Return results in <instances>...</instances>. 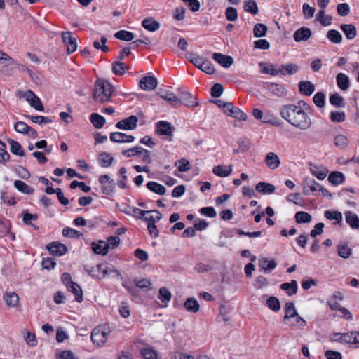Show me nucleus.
<instances>
[{"instance_id": "obj_33", "label": "nucleus", "mask_w": 359, "mask_h": 359, "mask_svg": "<svg viewBox=\"0 0 359 359\" xmlns=\"http://www.w3.org/2000/svg\"><path fill=\"white\" fill-rule=\"evenodd\" d=\"M345 180L344 175L339 171H334L328 176V181L333 185L342 184Z\"/></svg>"}, {"instance_id": "obj_26", "label": "nucleus", "mask_w": 359, "mask_h": 359, "mask_svg": "<svg viewBox=\"0 0 359 359\" xmlns=\"http://www.w3.org/2000/svg\"><path fill=\"white\" fill-rule=\"evenodd\" d=\"M310 171L319 180H324L328 173V170L326 168L313 164L310 165Z\"/></svg>"}, {"instance_id": "obj_23", "label": "nucleus", "mask_w": 359, "mask_h": 359, "mask_svg": "<svg viewBox=\"0 0 359 359\" xmlns=\"http://www.w3.org/2000/svg\"><path fill=\"white\" fill-rule=\"evenodd\" d=\"M346 222L353 229H359V217L351 211L345 212Z\"/></svg>"}, {"instance_id": "obj_46", "label": "nucleus", "mask_w": 359, "mask_h": 359, "mask_svg": "<svg viewBox=\"0 0 359 359\" xmlns=\"http://www.w3.org/2000/svg\"><path fill=\"white\" fill-rule=\"evenodd\" d=\"M172 297L171 292L166 287H161L159 290L158 298L165 304V306L170 301Z\"/></svg>"}, {"instance_id": "obj_43", "label": "nucleus", "mask_w": 359, "mask_h": 359, "mask_svg": "<svg viewBox=\"0 0 359 359\" xmlns=\"http://www.w3.org/2000/svg\"><path fill=\"white\" fill-rule=\"evenodd\" d=\"M324 216L329 220H335L337 224L340 223L343 218L341 212L337 210H327L325 212Z\"/></svg>"}, {"instance_id": "obj_1", "label": "nucleus", "mask_w": 359, "mask_h": 359, "mask_svg": "<svg viewBox=\"0 0 359 359\" xmlns=\"http://www.w3.org/2000/svg\"><path fill=\"white\" fill-rule=\"evenodd\" d=\"M310 111V106L304 100H299L297 104L283 105L280 109V115L294 127L306 130L312 124Z\"/></svg>"}, {"instance_id": "obj_24", "label": "nucleus", "mask_w": 359, "mask_h": 359, "mask_svg": "<svg viewBox=\"0 0 359 359\" xmlns=\"http://www.w3.org/2000/svg\"><path fill=\"white\" fill-rule=\"evenodd\" d=\"M256 191L262 194H271L275 191L276 187L271 184L262 182L256 184Z\"/></svg>"}, {"instance_id": "obj_34", "label": "nucleus", "mask_w": 359, "mask_h": 359, "mask_svg": "<svg viewBox=\"0 0 359 359\" xmlns=\"http://www.w3.org/2000/svg\"><path fill=\"white\" fill-rule=\"evenodd\" d=\"M7 141L10 144V150L11 153H13L15 155H18L20 156H25V151L19 142L10 138H8Z\"/></svg>"}, {"instance_id": "obj_45", "label": "nucleus", "mask_w": 359, "mask_h": 359, "mask_svg": "<svg viewBox=\"0 0 359 359\" xmlns=\"http://www.w3.org/2000/svg\"><path fill=\"white\" fill-rule=\"evenodd\" d=\"M114 37L121 41H131L135 36L133 32L123 29L116 32Z\"/></svg>"}, {"instance_id": "obj_50", "label": "nucleus", "mask_w": 359, "mask_h": 359, "mask_svg": "<svg viewBox=\"0 0 359 359\" xmlns=\"http://www.w3.org/2000/svg\"><path fill=\"white\" fill-rule=\"evenodd\" d=\"M268 30L267 27L262 23H257L253 29V34L255 37L259 38L264 36Z\"/></svg>"}, {"instance_id": "obj_62", "label": "nucleus", "mask_w": 359, "mask_h": 359, "mask_svg": "<svg viewBox=\"0 0 359 359\" xmlns=\"http://www.w3.org/2000/svg\"><path fill=\"white\" fill-rule=\"evenodd\" d=\"M225 15L227 20L234 22L238 19L237 10L233 7H228L226 9Z\"/></svg>"}, {"instance_id": "obj_22", "label": "nucleus", "mask_w": 359, "mask_h": 359, "mask_svg": "<svg viewBox=\"0 0 359 359\" xmlns=\"http://www.w3.org/2000/svg\"><path fill=\"white\" fill-rule=\"evenodd\" d=\"M232 167L231 165L224 166L222 165H218L215 166L212 169V172L220 177H226L229 176L232 172Z\"/></svg>"}, {"instance_id": "obj_2", "label": "nucleus", "mask_w": 359, "mask_h": 359, "mask_svg": "<svg viewBox=\"0 0 359 359\" xmlns=\"http://www.w3.org/2000/svg\"><path fill=\"white\" fill-rule=\"evenodd\" d=\"M114 92V86L107 80L98 79L95 85L93 97L96 102H109Z\"/></svg>"}, {"instance_id": "obj_37", "label": "nucleus", "mask_w": 359, "mask_h": 359, "mask_svg": "<svg viewBox=\"0 0 359 359\" xmlns=\"http://www.w3.org/2000/svg\"><path fill=\"white\" fill-rule=\"evenodd\" d=\"M14 187L20 192L26 194H32L34 189L28 186L26 183L21 180H15L14 182Z\"/></svg>"}, {"instance_id": "obj_13", "label": "nucleus", "mask_w": 359, "mask_h": 359, "mask_svg": "<svg viewBox=\"0 0 359 359\" xmlns=\"http://www.w3.org/2000/svg\"><path fill=\"white\" fill-rule=\"evenodd\" d=\"M110 140L116 143L133 142L135 137L121 132H114L110 134Z\"/></svg>"}, {"instance_id": "obj_47", "label": "nucleus", "mask_w": 359, "mask_h": 359, "mask_svg": "<svg viewBox=\"0 0 359 359\" xmlns=\"http://www.w3.org/2000/svg\"><path fill=\"white\" fill-rule=\"evenodd\" d=\"M317 20H318L322 25L327 26L332 23V17L326 15L325 10L322 9L318 11L317 14Z\"/></svg>"}, {"instance_id": "obj_12", "label": "nucleus", "mask_w": 359, "mask_h": 359, "mask_svg": "<svg viewBox=\"0 0 359 359\" xmlns=\"http://www.w3.org/2000/svg\"><path fill=\"white\" fill-rule=\"evenodd\" d=\"M47 249L52 255L55 256L64 255L67 252L66 245L59 242L50 243L47 245Z\"/></svg>"}, {"instance_id": "obj_51", "label": "nucleus", "mask_w": 359, "mask_h": 359, "mask_svg": "<svg viewBox=\"0 0 359 359\" xmlns=\"http://www.w3.org/2000/svg\"><path fill=\"white\" fill-rule=\"evenodd\" d=\"M303 185L309 189L310 191L314 192L318 190L320 187V184L316 182L313 179L306 177L303 181Z\"/></svg>"}, {"instance_id": "obj_27", "label": "nucleus", "mask_w": 359, "mask_h": 359, "mask_svg": "<svg viewBox=\"0 0 359 359\" xmlns=\"http://www.w3.org/2000/svg\"><path fill=\"white\" fill-rule=\"evenodd\" d=\"M97 161L101 167L108 168L111 165L114 161V158L107 152H102L99 154Z\"/></svg>"}, {"instance_id": "obj_49", "label": "nucleus", "mask_w": 359, "mask_h": 359, "mask_svg": "<svg viewBox=\"0 0 359 359\" xmlns=\"http://www.w3.org/2000/svg\"><path fill=\"white\" fill-rule=\"evenodd\" d=\"M295 219L297 223H309L312 217L310 214L304 211H299L295 214Z\"/></svg>"}, {"instance_id": "obj_63", "label": "nucleus", "mask_w": 359, "mask_h": 359, "mask_svg": "<svg viewBox=\"0 0 359 359\" xmlns=\"http://www.w3.org/2000/svg\"><path fill=\"white\" fill-rule=\"evenodd\" d=\"M346 116L344 111H334L330 113V119L333 122L341 123L345 120Z\"/></svg>"}, {"instance_id": "obj_4", "label": "nucleus", "mask_w": 359, "mask_h": 359, "mask_svg": "<svg viewBox=\"0 0 359 359\" xmlns=\"http://www.w3.org/2000/svg\"><path fill=\"white\" fill-rule=\"evenodd\" d=\"M99 182L102 185V191L107 196L112 195L115 191L116 183L109 175H102L99 177Z\"/></svg>"}, {"instance_id": "obj_11", "label": "nucleus", "mask_w": 359, "mask_h": 359, "mask_svg": "<svg viewBox=\"0 0 359 359\" xmlns=\"http://www.w3.org/2000/svg\"><path fill=\"white\" fill-rule=\"evenodd\" d=\"M156 79L151 76H146L141 79L139 85L144 90H152L157 86Z\"/></svg>"}, {"instance_id": "obj_19", "label": "nucleus", "mask_w": 359, "mask_h": 359, "mask_svg": "<svg viewBox=\"0 0 359 359\" xmlns=\"http://www.w3.org/2000/svg\"><path fill=\"white\" fill-rule=\"evenodd\" d=\"M285 316H284V323H290L291 320H292V318L294 316H295L297 312L296 311L294 304L293 302H287L285 305Z\"/></svg>"}, {"instance_id": "obj_30", "label": "nucleus", "mask_w": 359, "mask_h": 359, "mask_svg": "<svg viewBox=\"0 0 359 359\" xmlns=\"http://www.w3.org/2000/svg\"><path fill=\"white\" fill-rule=\"evenodd\" d=\"M299 91L307 96H310L315 90V86L311 81H302L299 83Z\"/></svg>"}, {"instance_id": "obj_40", "label": "nucleus", "mask_w": 359, "mask_h": 359, "mask_svg": "<svg viewBox=\"0 0 359 359\" xmlns=\"http://www.w3.org/2000/svg\"><path fill=\"white\" fill-rule=\"evenodd\" d=\"M276 263L274 260L269 261L267 258H262L259 262V266L265 272L270 271L276 267Z\"/></svg>"}, {"instance_id": "obj_53", "label": "nucleus", "mask_w": 359, "mask_h": 359, "mask_svg": "<svg viewBox=\"0 0 359 359\" xmlns=\"http://www.w3.org/2000/svg\"><path fill=\"white\" fill-rule=\"evenodd\" d=\"M25 117L28 119H30L33 123H38L39 125L52 122V120L50 118L43 116H30V115H26Z\"/></svg>"}, {"instance_id": "obj_56", "label": "nucleus", "mask_w": 359, "mask_h": 359, "mask_svg": "<svg viewBox=\"0 0 359 359\" xmlns=\"http://www.w3.org/2000/svg\"><path fill=\"white\" fill-rule=\"evenodd\" d=\"M267 306L273 311H278L280 309V304L278 298L270 297L266 301Z\"/></svg>"}, {"instance_id": "obj_6", "label": "nucleus", "mask_w": 359, "mask_h": 359, "mask_svg": "<svg viewBox=\"0 0 359 359\" xmlns=\"http://www.w3.org/2000/svg\"><path fill=\"white\" fill-rule=\"evenodd\" d=\"M179 102H176V107L182 104L187 107H195L198 106V102L195 101V97L192 94L187 91H181L178 95Z\"/></svg>"}, {"instance_id": "obj_35", "label": "nucleus", "mask_w": 359, "mask_h": 359, "mask_svg": "<svg viewBox=\"0 0 359 359\" xmlns=\"http://www.w3.org/2000/svg\"><path fill=\"white\" fill-rule=\"evenodd\" d=\"M184 306L187 311L194 313L198 311L200 307L198 301L192 297L188 298L185 301Z\"/></svg>"}, {"instance_id": "obj_18", "label": "nucleus", "mask_w": 359, "mask_h": 359, "mask_svg": "<svg viewBox=\"0 0 359 359\" xmlns=\"http://www.w3.org/2000/svg\"><path fill=\"white\" fill-rule=\"evenodd\" d=\"M142 26L147 31L154 32L159 29L160 23L152 17H148L142 22Z\"/></svg>"}, {"instance_id": "obj_8", "label": "nucleus", "mask_w": 359, "mask_h": 359, "mask_svg": "<svg viewBox=\"0 0 359 359\" xmlns=\"http://www.w3.org/2000/svg\"><path fill=\"white\" fill-rule=\"evenodd\" d=\"M137 117L132 115L118 121L116 124V127L121 130H134L137 127Z\"/></svg>"}, {"instance_id": "obj_57", "label": "nucleus", "mask_w": 359, "mask_h": 359, "mask_svg": "<svg viewBox=\"0 0 359 359\" xmlns=\"http://www.w3.org/2000/svg\"><path fill=\"white\" fill-rule=\"evenodd\" d=\"M344 344H355L356 345V332H350L343 334Z\"/></svg>"}, {"instance_id": "obj_31", "label": "nucleus", "mask_w": 359, "mask_h": 359, "mask_svg": "<svg viewBox=\"0 0 359 359\" xmlns=\"http://www.w3.org/2000/svg\"><path fill=\"white\" fill-rule=\"evenodd\" d=\"M92 249L95 254L105 255L109 252L106 242L104 241H99L97 243L93 242L92 243Z\"/></svg>"}, {"instance_id": "obj_54", "label": "nucleus", "mask_w": 359, "mask_h": 359, "mask_svg": "<svg viewBox=\"0 0 359 359\" xmlns=\"http://www.w3.org/2000/svg\"><path fill=\"white\" fill-rule=\"evenodd\" d=\"M127 67L123 62L117 61L112 64V71L116 75H123Z\"/></svg>"}, {"instance_id": "obj_48", "label": "nucleus", "mask_w": 359, "mask_h": 359, "mask_svg": "<svg viewBox=\"0 0 359 359\" xmlns=\"http://www.w3.org/2000/svg\"><path fill=\"white\" fill-rule=\"evenodd\" d=\"M351 249L346 244H339L337 246V254L342 258H348L351 255Z\"/></svg>"}, {"instance_id": "obj_36", "label": "nucleus", "mask_w": 359, "mask_h": 359, "mask_svg": "<svg viewBox=\"0 0 359 359\" xmlns=\"http://www.w3.org/2000/svg\"><path fill=\"white\" fill-rule=\"evenodd\" d=\"M149 212H151V213L143 217V219L148 224H156L161 219L162 214L158 210H149Z\"/></svg>"}, {"instance_id": "obj_5", "label": "nucleus", "mask_w": 359, "mask_h": 359, "mask_svg": "<svg viewBox=\"0 0 359 359\" xmlns=\"http://www.w3.org/2000/svg\"><path fill=\"white\" fill-rule=\"evenodd\" d=\"M62 41L67 46V53L70 55L77 49L76 39L71 32H62L61 33Z\"/></svg>"}, {"instance_id": "obj_60", "label": "nucleus", "mask_w": 359, "mask_h": 359, "mask_svg": "<svg viewBox=\"0 0 359 359\" xmlns=\"http://www.w3.org/2000/svg\"><path fill=\"white\" fill-rule=\"evenodd\" d=\"M120 243V238L118 236H109L106 241L107 249H114L118 246Z\"/></svg>"}, {"instance_id": "obj_15", "label": "nucleus", "mask_w": 359, "mask_h": 359, "mask_svg": "<svg viewBox=\"0 0 359 359\" xmlns=\"http://www.w3.org/2000/svg\"><path fill=\"white\" fill-rule=\"evenodd\" d=\"M212 59L224 68L229 67L233 62L232 57L219 53H213Z\"/></svg>"}, {"instance_id": "obj_3", "label": "nucleus", "mask_w": 359, "mask_h": 359, "mask_svg": "<svg viewBox=\"0 0 359 359\" xmlns=\"http://www.w3.org/2000/svg\"><path fill=\"white\" fill-rule=\"evenodd\" d=\"M112 273H115L117 276L122 278V276L118 271L116 270L113 267L107 268L103 264L97 265L96 269L91 271L90 274L93 277L102 279L109 276Z\"/></svg>"}, {"instance_id": "obj_29", "label": "nucleus", "mask_w": 359, "mask_h": 359, "mask_svg": "<svg viewBox=\"0 0 359 359\" xmlns=\"http://www.w3.org/2000/svg\"><path fill=\"white\" fill-rule=\"evenodd\" d=\"M337 84L342 90H346L350 87V80L347 75L339 73L336 76Z\"/></svg>"}, {"instance_id": "obj_10", "label": "nucleus", "mask_w": 359, "mask_h": 359, "mask_svg": "<svg viewBox=\"0 0 359 359\" xmlns=\"http://www.w3.org/2000/svg\"><path fill=\"white\" fill-rule=\"evenodd\" d=\"M156 133L161 135L170 137L172 135L174 128L167 121H160L156 123Z\"/></svg>"}, {"instance_id": "obj_42", "label": "nucleus", "mask_w": 359, "mask_h": 359, "mask_svg": "<svg viewBox=\"0 0 359 359\" xmlns=\"http://www.w3.org/2000/svg\"><path fill=\"white\" fill-rule=\"evenodd\" d=\"M330 102L332 105L338 108L344 107L346 104L343 97L337 93L330 96Z\"/></svg>"}, {"instance_id": "obj_21", "label": "nucleus", "mask_w": 359, "mask_h": 359, "mask_svg": "<svg viewBox=\"0 0 359 359\" xmlns=\"http://www.w3.org/2000/svg\"><path fill=\"white\" fill-rule=\"evenodd\" d=\"M340 29L348 40L353 39L357 35L356 27L353 24H342L340 25Z\"/></svg>"}, {"instance_id": "obj_52", "label": "nucleus", "mask_w": 359, "mask_h": 359, "mask_svg": "<svg viewBox=\"0 0 359 359\" xmlns=\"http://www.w3.org/2000/svg\"><path fill=\"white\" fill-rule=\"evenodd\" d=\"M244 9L245 11L252 15L257 14L259 10L257 3L254 0H248L244 4Z\"/></svg>"}, {"instance_id": "obj_41", "label": "nucleus", "mask_w": 359, "mask_h": 359, "mask_svg": "<svg viewBox=\"0 0 359 359\" xmlns=\"http://www.w3.org/2000/svg\"><path fill=\"white\" fill-rule=\"evenodd\" d=\"M327 38L333 43L339 44L342 41V35L336 29H330L327 33Z\"/></svg>"}, {"instance_id": "obj_25", "label": "nucleus", "mask_w": 359, "mask_h": 359, "mask_svg": "<svg viewBox=\"0 0 359 359\" xmlns=\"http://www.w3.org/2000/svg\"><path fill=\"white\" fill-rule=\"evenodd\" d=\"M349 144L348 137L342 134L337 135L334 137V144L336 147L341 150H345Z\"/></svg>"}, {"instance_id": "obj_58", "label": "nucleus", "mask_w": 359, "mask_h": 359, "mask_svg": "<svg viewBox=\"0 0 359 359\" xmlns=\"http://www.w3.org/2000/svg\"><path fill=\"white\" fill-rule=\"evenodd\" d=\"M144 151L143 148L139 146L125 150L122 152L123 155L126 157H133L135 156H140L141 152Z\"/></svg>"}, {"instance_id": "obj_61", "label": "nucleus", "mask_w": 359, "mask_h": 359, "mask_svg": "<svg viewBox=\"0 0 359 359\" xmlns=\"http://www.w3.org/2000/svg\"><path fill=\"white\" fill-rule=\"evenodd\" d=\"M62 235L65 237L69 238H79L82 236V233L77 230L70 227H65L62 229Z\"/></svg>"}, {"instance_id": "obj_44", "label": "nucleus", "mask_w": 359, "mask_h": 359, "mask_svg": "<svg viewBox=\"0 0 359 359\" xmlns=\"http://www.w3.org/2000/svg\"><path fill=\"white\" fill-rule=\"evenodd\" d=\"M4 299L8 306L14 307L17 305L19 297L15 292H13L5 294L4 295Z\"/></svg>"}, {"instance_id": "obj_59", "label": "nucleus", "mask_w": 359, "mask_h": 359, "mask_svg": "<svg viewBox=\"0 0 359 359\" xmlns=\"http://www.w3.org/2000/svg\"><path fill=\"white\" fill-rule=\"evenodd\" d=\"M199 69L208 74H212L215 72L214 65L207 60H203Z\"/></svg>"}, {"instance_id": "obj_17", "label": "nucleus", "mask_w": 359, "mask_h": 359, "mask_svg": "<svg viewBox=\"0 0 359 359\" xmlns=\"http://www.w3.org/2000/svg\"><path fill=\"white\" fill-rule=\"evenodd\" d=\"M264 161L267 167L271 170L277 168L280 165V158L274 152L268 153Z\"/></svg>"}, {"instance_id": "obj_64", "label": "nucleus", "mask_w": 359, "mask_h": 359, "mask_svg": "<svg viewBox=\"0 0 359 359\" xmlns=\"http://www.w3.org/2000/svg\"><path fill=\"white\" fill-rule=\"evenodd\" d=\"M313 100L317 107H323L325 102V95L323 93L318 92L314 95Z\"/></svg>"}, {"instance_id": "obj_55", "label": "nucleus", "mask_w": 359, "mask_h": 359, "mask_svg": "<svg viewBox=\"0 0 359 359\" xmlns=\"http://www.w3.org/2000/svg\"><path fill=\"white\" fill-rule=\"evenodd\" d=\"M175 165L177 166V170L180 172H187L191 169L190 163L185 158L177 160Z\"/></svg>"}, {"instance_id": "obj_39", "label": "nucleus", "mask_w": 359, "mask_h": 359, "mask_svg": "<svg viewBox=\"0 0 359 359\" xmlns=\"http://www.w3.org/2000/svg\"><path fill=\"white\" fill-rule=\"evenodd\" d=\"M67 290L75 295V300L78 302L83 301V292L81 287L76 283H74L69 285V288Z\"/></svg>"}, {"instance_id": "obj_28", "label": "nucleus", "mask_w": 359, "mask_h": 359, "mask_svg": "<svg viewBox=\"0 0 359 359\" xmlns=\"http://www.w3.org/2000/svg\"><path fill=\"white\" fill-rule=\"evenodd\" d=\"M280 288L285 291L289 296H292L297 292L298 284L297 280H292L290 283H284L281 284Z\"/></svg>"}, {"instance_id": "obj_16", "label": "nucleus", "mask_w": 359, "mask_h": 359, "mask_svg": "<svg viewBox=\"0 0 359 359\" xmlns=\"http://www.w3.org/2000/svg\"><path fill=\"white\" fill-rule=\"evenodd\" d=\"M158 95L174 107H176V102H179L178 97L167 90L159 89Z\"/></svg>"}, {"instance_id": "obj_38", "label": "nucleus", "mask_w": 359, "mask_h": 359, "mask_svg": "<svg viewBox=\"0 0 359 359\" xmlns=\"http://www.w3.org/2000/svg\"><path fill=\"white\" fill-rule=\"evenodd\" d=\"M90 121L93 126L97 129L102 128L105 123V118L97 113H93L90 116Z\"/></svg>"}, {"instance_id": "obj_32", "label": "nucleus", "mask_w": 359, "mask_h": 359, "mask_svg": "<svg viewBox=\"0 0 359 359\" xmlns=\"http://www.w3.org/2000/svg\"><path fill=\"white\" fill-rule=\"evenodd\" d=\"M146 186L149 190L158 195H163L166 191L164 186L154 181L149 182Z\"/></svg>"}, {"instance_id": "obj_7", "label": "nucleus", "mask_w": 359, "mask_h": 359, "mask_svg": "<svg viewBox=\"0 0 359 359\" xmlns=\"http://www.w3.org/2000/svg\"><path fill=\"white\" fill-rule=\"evenodd\" d=\"M107 337L108 332L100 327L94 328L90 336L93 343L99 346H103L106 343Z\"/></svg>"}, {"instance_id": "obj_14", "label": "nucleus", "mask_w": 359, "mask_h": 359, "mask_svg": "<svg viewBox=\"0 0 359 359\" xmlns=\"http://www.w3.org/2000/svg\"><path fill=\"white\" fill-rule=\"evenodd\" d=\"M311 30L308 27H300L293 34V38L295 41H306L311 36Z\"/></svg>"}, {"instance_id": "obj_20", "label": "nucleus", "mask_w": 359, "mask_h": 359, "mask_svg": "<svg viewBox=\"0 0 359 359\" xmlns=\"http://www.w3.org/2000/svg\"><path fill=\"white\" fill-rule=\"evenodd\" d=\"M299 70V66L296 64L289 63L286 65H282L278 69V72L283 76L292 75L297 73Z\"/></svg>"}, {"instance_id": "obj_9", "label": "nucleus", "mask_w": 359, "mask_h": 359, "mask_svg": "<svg viewBox=\"0 0 359 359\" xmlns=\"http://www.w3.org/2000/svg\"><path fill=\"white\" fill-rule=\"evenodd\" d=\"M264 88L277 97H283L287 93V90L285 87L276 83L266 82L264 83Z\"/></svg>"}]
</instances>
